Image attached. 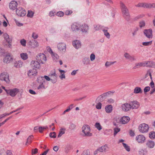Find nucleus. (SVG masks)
<instances>
[{"label":"nucleus","instance_id":"obj_11","mask_svg":"<svg viewBox=\"0 0 155 155\" xmlns=\"http://www.w3.org/2000/svg\"><path fill=\"white\" fill-rule=\"evenodd\" d=\"M124 57L127 60L131 61H136V59L134 56L131 55L129 53L127 52H125L124 54Z\"/></svg>","mask_w":155,"mask_h":155},{"label":"nucleus","instance_id":"obj_58","mask_svg":"<svg viewBox=\"0 0 155 155\" xmlns=\"http://www.w3.org/2000/svg\"><path fill=\"white\" fill-rule=\"evenodd\" d=\"M145 3H139L135 6L137 7H142L144 8Z\"/></svg>","mask_w":155,"mask_h":155},{"label":"nucleus","instance_id":"obj_35","mask_svg":"<svg viewBox=\"0 0 155 155\" xmlns=\"http://www.w3.org/2000/svg\"><path fill=\"white\" fill-rule=\"evenodd\" d=\"M82 62L84 64L87 65L90 64V60L89 58H84L83 61Z\"/></svg>","mask_w":155,"mask_h":155},{"label":"nucleus","instance_id":"obj_39","mask_svg":"<svg viewBox=\"0 0 155 155\" xmlns=\"http://www.w3.org/2000/svg\"><path fill=\"white\" fill-rule=\"evenodd\" d=\"M122 144L124 147L127 151L128 152H129L130 151V146L124 143H122Z\"/></svg>","mask_w":155,"mask_h":155},{"label":"nucleus","instance_id":"obj_22","mask_svg":"<svg viewBox=\"0 0 155 155\" xmlns=\"http://www.w3.org/2000/svg\"><path fill=\"white\" fill-rule=\"evenodd\" d=\"M71 28L74 31H78L79 30V25L76 23H74L71 25Z\"/></svg>","mask_w":155,"mask_h":155},{"label":"nucleus","instance_id":"obj_60","mask_svg":"<svg viewBox=\"0 0 155 155\" xmlns=\"http://www.w3.org/2000/svg\"><path fill=\"white\" fill-rule=\"evenodd\" d=\"M150 87L149 86H147L145 87L143 89V91L145 93L149 91L150 90Z\"/></svg>","mask_w":155,"mask_h":155},{"label":"nucleus","instance_id":"obj_21","mask_svg":"<svg viewBox=\"0 0 155 155\" xmlns=\"http://www.w3.org/2000/svg\"><path fill=\"white\" fill-rule=\"evenodd\" d=\"M41 78L42 80V81H45V79L48 81H51V82L53 83H55L56 82L55 80H53L51 78H50L47 75H45L44 76L41 77Z\"/></svg>","mask_w":155,"mask_h":155},{"label":"nucleus","instance_id":"obj_54","mask_svg":"<svg viewBox=\"0 0 155 155\" xmlns=\"http://www.w3.org/2000/svg\"><path fill=\"white\" fill-rule=\"evenodd\" d=\"M102 104L100 102L97 103L96 105V107L97 109H100L101 108Z\"/></svg>","mask_w":155,"mask_h":155},{"label":"nucleus","instance_id":"obj_10","mask_svg":"<svg viewBox=\"0 0 155 155\" xmlns=\"http://www.w3.org/2000/svg\"><path fill=\"white\" fill-rule=\"evenodd\" d=\"M146 138L143 135H139L136 137V140L139 143H142L144 142Z\"/></svg>","mask_w":155,"mask_h":155},{"label":"nucleus","instance_id":"obj_5","mask_svg":"<svg viewBox=\"0 0 155 155\" xmlns=\"http://www.w3.org/2000/svg\"><path fill=\"white\" fill-rule=\"evenodd\" d=\"M5 91L7 94L12 97H14L19 92V90L17 88H15L12 89H5Z\"/></svg>","mask_w":155,"mask_h":155},{"label":"nucleus","instance_id":"obj_36","mask_svg":"<svg viewBox=\"0 0 155 155\" xmlns=\"http://www.w3.org/2000/svg\"><path fill=\"white\" fill-rule=\"evenodd\" d=\"M149 137L151 139H155V132L152 131L149 133Z\"/></svg>","mask_w":155,"mask_h":155},{"label":"nucleus","instance_id":"obj_57","mask_svg":"<svg viewBox=\"0 0 155 155\" xmlns=\"http://www.w3.org/2000/svg\"><path fill=\"white\" fill-rule=\"evenodd\" d=\"M53 58L54 60H57L59 58L58 55L55 53L53 52V54H52Z\"/></svg>","mask_w":155,"mask_h":155},{"label":"nucleus","instance_id":"obj_34","mask_svg":"<svg viewBox=\"0 0 155 155\" xmlns=\"http://www.w3.org/2000/svg\"><path fill=\"white\" fill-rule=\"evenodd\" d=\"M66 129L65 128H61L60 129L59 134L58 135V137H60L61 136L65 133Z\"/></svg>","mask_w":155,"mask_h":155},{"label":"nucleus","instance_id":"obj_2","mask_svg":"<svg viewBox=\"0 0 155 155\" xmlns=\"http://www.w3.org/2000/svg\"><path fill=\"white\" fill-rule=\"evenodd\" d=\"M82 132L85 137H91L92 134L90 132L91 129L89 125L87 124L84 125L82 127Z\"/></svg>","mask_w":155,"mask_h":155},{"label":"nucleus","instance_id":"obj_28","mask_svg":"<svg viewBox=\"0 0 155 155\" xmlns=\"http://www.w3.org/2000/svg\"><path fill=\"white\" fill-rule=\"evenodd\" d=\"M108 149L107 146L105 144L97 149V150H99L100 152H105Z\"/></svg>","mask_w":155,"mask_h":155},{"label":"nucleus","instance_id":"obj_44","mask_svg":"<svg viewBox=\"0 0 155 155\" xmlns=\"http://www.w3.org/2000/svg\"><path fill=\"white\" fill-rule=\"evenodd\" d=\"M45 81H43L42 82V83L39 85V86H38V89H42V88L45 89V87L44 85V83H45Z\"/></svg>","mask_w":155,"mask_h":155},{"label":"nucleus","instance_id":"obj_51","mask_svg":"<svg viewBox=\"0 0 155 155\" xmlns=\"http://www.w3.org/2000/svg\"><path fill=\"white\" fill-rule=\"evenodd\" d=\"M152 43V41H150L147 42H143L142 43V45L144 46H148L150 45Z\"/></svg>","mask_w":155,"mask_h":155},{"label":"nucleus","instance_id":"obj_45","mask_svg":"<svg viewBox=\"0 0 155 155\" xmlns=\"http://www.w3.org/2000/svg\"><path fill=\"white\" fill-rule=\"evenodd\" d=\"M34 12L31 11H28L27 15V16L28 17L32 18L34 15Z\"/></svg>","mask_w":155,"mask_h":155},{"label":"nucleus","instance_id":"obj_52","mask_svg":"<svg viewBox=\"0 0 155 155\" xmlns=\"http://www.w3.org/2000/svg\"><path fill=\"white\" fill-rule=\"evenodd\" d=\"M139 153L140 155H145L146 152L143 149H141L139 151Z\"/></svg>","mask_w":155,"mask_h":155},{"label":"nucleus","instance_id":"obj_4","mask_svg":"<svg viewBox=\"0 0 155 155\" xmlns=\"http://www.w3.org/2000/svg\"><path fill=\"white\" fill-rule=\"evenodd\" d=\"M149 127L146 124L143 123L140 124L139 127V131L142 133H145L148 132Z\"/></svg>","mask_w":155,"mask_h":155},{"label":"nucleus","instance_id":"obj_40","mask_svg":"<svg viewBox=\"0 0 155 155\" xmlns=\"http://www.w3.org/2000/svg\"><path fill=\"white\" fill-rule=\"evenodd\" d=\"M148 76H149L150 77V78L151 80L152 79V78L151 75V70L150 69L147 71V73L145 75V78H147Z\"/></svg>","mask_w":155,"mask_h":155},{"label":"nucleus","instance_id":"obj_42","mask_svg":"<svg viewBox=\"0 0 155 155\" xmlns=\"http://www.w3.org/2000/svg\"><path fill=\"white\" fill-rule=\"evenodd\" d=\"M116 61L112 62V61H107L105 64V66L106 67H107L110 66L111 65L114 64Z\"/></svg>","mask_w":155,"mask_h":155},{"label":"nucleus","instance_id":"obj_55","mask_svg":"<svg viewBox=\"0 0 155 155\" xmlns=\"http://www.w3.org/2000/svg\"><path fill=\"white\" fill-rule=\"evenodd\" d=\"M20 42L21 45L23 46H26V41L24 39H21Z\"/></svg>","mask_w":155,"mask_h":155},{"label":"nucleus","instance_id":"obj_30","mask_svg":"<svg viewBox=\"0 0 155 155\" xmlns=\"http://www.w3.org/2000/svg\"><path fill=\"white\" fill-rule=\"evenodd\" d=\"M108 29V27H106L105 29H103V31L104 32V35L106 37L109 39L110 37V35L109 33L107 32V30Z\"/></svg>","mask_w":155,"mask_h":155},{"label":"nucleus","instance_id":"obj_3","mask_svg":"<svg viewBox=\"0 0 155 155\" xmlns=\"http://www.w3.org/2000/svg\"><path fill=\"white\" fill-rule=\"evenodd\" d=\"M0 80L4 81L7 83H9L10 80L9 78V74L7 72H3L0 74Z\"/></svg>","mask_w":155,"mask_h":155},{"label":"nucleus","instance_id":"obj_33","mask_svg":"<svg viewBox=\"0 0 155 155\" xmlns=\"http://www.w3.org/2000/svg\"><path fill=\"white\" fill-rule=\"evenodd\" d=\"M134 92L135 94L141 93L142 92V91L140 87H137L134 88Z\"/></svg>","mask_w":155,"mask_h":155},{"label":"nucleus","instance_id":"obj_53","mask_svg":"<svg viewBox=\"0 0 155 155\" xmlns=\"http://www.w3.org/2000/svg\"><path fill=\"white\" fill-rule=\"evenodd\" d=\"M56 15L58 16L62 17L64 16V13L62 12L59 11L57 13Z\"/></svg>","mask_w":155,"mask_h":155},{"label":"nucleus","instance_id":"obj_59","mask_svg":"<svg viewBox=\"0 0 155 155\" xmlns=\"http://www.w3.org/2000/svg\"><path fill=\"white\" fill-rule=\"evenodd\" d=\"M90 58L91 60V61H93L95 59V55L93 53L91 54L90 55Z\"/></svg>","mask_w":155,"mask_h":155},{"label":"nucleus","instance_id":"obj_16","mask_svg":"<svg viewBox=\"0 0 155 155\" xmlns=\"http://www.w3.org/2000/svg\"><path fill=\"white\" fill-rule=\"evenodd\" d=\"M28 44L32 48H34L37 47L39 46V44L37 41L33 40L29 41Z\"/></svg>","mask_w":155,"mask_h":155},{"label":"nucleus","instance_id":"obj_63","mask_svg":"<svg viewBox=\"0 0 155 155\" xmlns=\"http://www.w3.org/2000/svg\"><path fill=\"white\" fill-rule=\"evenodd\" d=\"M72 13V11L71 10L66 11L65 12V15H71Z\"/></svg>","mask_w":155,"mask_h":155},{"label":"nucleus","instance_id":"obj_61","mask_svg":"<svg viewBox=\"0 0 155 155\" xmlns=\"http://www.w3.org/2000/svg\"><path fill=\"white\" fill-rule=\"evenodd\" d=\"M32 37L34 39H37L38 37V35L34 32H33L32 35Z\"/></svg>","mask_w":155,"mask_h":155},{"label":"nucleus","instance_id":"obj_49","mask_svg":"<svg viewBox=\"0 0 155 155\" xmlns=\"http://www.w3.org/2000/svg\"><path fill=\"white\" fill-rule=\"evenodd\" d=\"M120 130V129L118 127L115 128L114 129V135H116L118 132H119Z\"/></svg>","mask_w":155,"mask_h":155},{"label":"nucleus","instance_id":"obj_38","mask_svg":"<svg viewBox=\"0 0 155 155\" xmlns=\"http://www.w3.org/2000/svg\"><path fill=\"white\" fill-rule=\"evenodd\" d=\"M48 128V127L47 126L44 127H39V131L40 133H42L44 130Z\"/></svg>","mask_w":155,"mask_h":155},{"label":"nucleus","instance_id":"obj_7","mask_svg":"<svg viewBox=\"0 0 155 155\" xmlns=\"http://www.w3.org/2000/svg\"><path fill=\"white\" fill-rule=\"evenodd\" d=\"M16 12L17 15L20 17L25 16L26 13L25 10L21 7H19L17 8Z\"/></svg>","mask_w":155,"mask_h":155},{"label":"nucleus","instance_id":"obj_14","mask_svg":"<svg viewBox=\"0 0 155 155\" xmlns=\"http://www.w3.org/2000/svg\"><path fill=\"white\" fill-rule=\"evenodd\" d=\"M131 107V109H136L140 106L139 103L136 101H132L130 102Z\"/></svg>","mask_w":155,"mask_h":155},{"label":"nucleus","instance_id":"obj_17","mask_svg":"<svg viewBox=\"0 0 155 155\" xmlns=\"http://www.w3.org/2000/svg\"><path fill=\"white\" fill-rule=\"evenodd\" d=\"M72 45L76 49H78L81 46V44L80 41L75 40L72 42Z\"/></svg>","mask_w":155,"mask_h":155},{"label":"nucleus","instance_id":"obj_41","mask_svg":"<svg viewBox=\"0 0 155 155\" xmlns=\"http://www.w3.org/2000/svg\"><path fill=\"white\" fill-rule=\"evenodd\" d=\"M50 77L52 78L53 80H55L56 82L57 81V76L55 72H54L51 74V75H50Z\"/></svg>","mask_w":155,"mask_h":155},{"label":"nucleus","instance_id":"obj_18","mask_svg":"<svg viewBox=\"0 0 155 155\" xmlns=\"http://www.w3.org/2000/svg\"><path fill=\"white\" fill-rule=\"evenodd\" d=\"M31 65L33 68H38L40 67V63L36 61H32L31 62Z\"/></svg>","mask_w":155,"mask_h":155},{"label":"nucleus","instance_id":"obj_27","mask_svg":"<svg viewBox=\"0 0 155 155\" xmlns=\"http://www.w3.org/2000/svg\"><path fill=\"white\" fill-rule=\"evenodd\" d=\"M106 112L107 113L112 112L113 110V107L111 105H108L105 106V108Z\"/></svg>","mask_w":155,"mask_h":155},{"label":"nucleus","instance_id":"obj_50","mask_svg":"<svg viewBox=\"0 0 155 155\" xmlns=\"http://www.w3.org/2000/svg\"><path fill=\"white\" fill-rule=\"evenodd\" d=\"M138 30V28L136 27L135 28L132 33V36H134L135 35H136L137 33V32Z\"/></svg>","mask_w":155,"mask_h":155},{"label":"nucleus","instance_id":"obj_13","mask_svg":"<svg viewBox=\"0 0 155 155\" xmlns=\"http://www.w3.org/2000/svg\"><path fill=\"white\" fill-rule=\"evenodd\" d=\"M17 5L18 3L16 1H12L9 3V8L12 10H15L16 9H17Z\"/></svg>","mask_w":155,"mask_h":155},{"label":"nucleus","instance_id":"obj_26","mask_svg":"<svg viewBox=\"0 0 155 155\" xmlns=\"http://www.w3.org/2000/svg\"><path fill=\"white\" fill-rule=\"evenodd\" d=\"M37 72L36 69L33 68L32 70H30L28 73V75L29 76H35Z\"/></svg>","mask_w":155,"mask_h":155},{"label":"nucleus","instance_id":"obj_25","mask_svg":"<svg viewBox=\"0 0 155 155\" xmlns=\"http://www.w3.org/2000/svg\"><path fill=\"white\" fill-rule=\"evenodd\" d=\"M81 29L83 32L86 33L89 30V27L87 25L84 24L81 25Z\"/></svg>","mask_w":155,"mask_h":155},{"label":"nucleus","instance_id":"obj_31","mask_svg":"<svg viewBox=\"0 0 155 155\" xmlns=\"http://www.w3.org/2000/svg\"><path fill=\"white\" fill-rule=\"evenodd\" d=\"M107 96V93H105L98 97L97 98V100L98 101H102L103 100V98Z\"/></svg>","mask_w":155,"mask_h":155},{"label":"nucleus","instance_id":"obj_24","mask_svg":"<svg viewBox=\"0 0 155 155\" xmlns=\"http://www.w3.org/2000/svg\"><path fill=\"white\" fill-rule=\"evenodd\" d=\"M146 67L150 68H155V62L152 61H145Z\"/></svg>","mask_w":155,"mask_h":155},{"label":"nucleus","instance_id":"obj_29","mask_svg":"<svg viewBox=\"0 0 155 155\" xmlns=\"http://www.w3.org/2000/svg\"><path fill=\"white\" fill-rule=\"evenodd\" d=\"M3 36L5 39L9 44L8 45L10 46L11 43L12 42V40L9 38V36L6 33Z\"/></svg>","mask_w":155,"mask_h":155},{"label":"nucleus","instance_id":"obj_20","mask_svg":"<svg viewBox=\"0 0 155 155\" xmlns=\"http://www.w3.org/2000/svg\"><path fill=\"white\" fill-rule=\"evenodd\" d=\"M12 57L9 54L7 55L3 59V61L5 63H8L12 60Z\"/></svg>","mask_w":155,"mask_h":155},{"label":"nucleus","instance_id":"obj_48","mask_svg":"<svg viewBox=\"0 0 155 155\" xmlns=\"http://www.w3.org/2000/svg\"><path fill=\"white\" fill-rule=\"evenodd\" d=\"M56 133L55 132H51L49 134V136L50 137L55 138L56 137Z\"/></svg>","mask_w":155,"mask_h":155},{"label":"nucleus","instance_id":"obj_32","mask_svg":"<svg viewBox=\"0 0 155 155\" xmlns=\"http://www.w3.org/2000/svg\"><path fill=\"white\" fill-rule=\"evenodd\" d=\"M23 63L20 61H17L15 63L14 66L17 68L21 67L22 66Z\"/></svg>","mask_w":155,"mask_h":155},{"label":"nucleus","instance_id":"obj_64","mask_svg":"<svg viewBox=\"0 0 155 155\" xmlns=\"http://www.w3.org/2000/svg\"><path fill=\"white\" fill-rule=\"evenodd\" d=\"M81 155H90V152L89 151L87 150L84 152Z\"/></svg>","mask_w":155,"mask_h":155},{"label":"nucleus","instance_id":"obj_6","mask_svg":"<svg viewBox=\"0 0 155 155\" xmlns=\"http://www.w3.org/2000/svg\"><path fill=\"white\" fill-rule=\"evenodd\" d=\"M36 59L39 63L44 64L46 61L45 55L43 53H39L37 56Z\"/></svg>","mask_w":155,"mask_h":155},{"label":"nucleus","instance_id":"obj_43","mask_svg":"<svg viewBox=\"0 0 155 155\" xmlns=\"http://www.w3.org/2000/svg\"><path fill=\"white\" fill-rule=\"evenodd\" d=\"M95 127L99 130H100L102 129V127L99 123H96L95 125Z\"/></svg>","mask_w":155,"mask_h":155},{"label":"nucleus","instance_id":"obj_46","mask_svg":"<svg viewBox=\"0 0 155 155\" xmlns=\"http://www.w3.org/2000/svg\"><path fill=\"white\" fill-rule=\"evenodd\" d=\"M33 137V136L32 135H31L28 137V138L27 139V142L26 143V145L27 144V143H31V139Z\"/></svg>","mask_w":155,"mask_h":155},{"label":"nucleus","instance_id":"obj_15","mask_svg":"<svg viewBox=\"0 0 155 155\" xmlns=\"http://www.w3.org/2000/svg\"><path fill=\"white\" fill-rule=\"evenodd\" d=\"M146 146L149 148H153L155 145V143L154 141L151 140H147L146 143Z\"/></svg>","mask_w":155,"mask_h":155},{"label":"nucleus","instance_id":"obj_8","mask_svg":"<svg viewBox=\"0 0 155 155\" xmlns=\"http://www.w3.org/2000/svg\"><path fill=\"white\" fill-rule=\"evenodd\" d=\"M122 110L124 112L130 111L131 109L130 103H125L122 104L121 107Z\"/></svg>","mask_w":155,"mask_h":155},{"label":"nucleus","instance_id":"obj_12","mask_svg":"<svg viewBox=\"0 0 155 155\" xmlns=\"http://www.w3.org/2000/svg\"><path fill=\"white\" fill-rule=\"evenodd\" d=\"M144 35L148 38H150L152 37V31L151 29H145L143 31Z\"/></svg>","mask_w":155,"mask_h":155},{"label":"nucleus","instance_id":"obj_19","mask_svg":"<svg viewBox=\"0 0 155 155\" xmlns=\"http://www.w3.org/2000/svg\"><path fill=\"white\" fill-rule=\"evenodd\" d=\"M142 67H146L145 61L136 63L135 64V66L133 68L134 69H136Z\"/></svg>","mask_w":155,"mask_h":155},{"label":"nucleus","instance_id":"obj_1","mask_svg":"<svg viewBox=\"0 0 155 155\" xmlns=\"http://www.w3.org/2000/svg\"><path fill=\"white\" fill-rule=\"evenodd\" d=\"M120 6L123 17L127 21H129L130 20V16L128 8L121 2H120Z\"/></svg>","mask_w":155,"mask_h":155},{"label":"nucleus","instance_id":"obj_56","mask_svg":"<svg viewBox=\"0 0 155 155\" xmlns=\"http://www.w3.org/2000/svg\"><path fill=\"white\" fill-rule=\"evenodd\" d=\"M38 152V149L37 148H35L34 149H32L31 150V154L32 155L35 154Z\"/></svg>","mask_w":155,"mask_h":155},{"label":"nucleus","instance_id":"obj_23","mask_svg":"<svg viewBox=\"0 0 155 155\" xmlns=\"http://www.w3.org/2000/svg\"><path fill=\"white\" fill-rule=\"evenodd\" d=\"M130 118L127 116H124L120 120V121L122 124H125L127 123L130 120Z\"/></svg>","mask_w":155,"mask_h":155},{"label":"nucleus","instance_id":"obj_37","mask_svg":"<svg viewBox=\"0 0 155 155\" xmlns=\"http://www.w3.org/2000/svg\"><path fill=\"white\" fill-rule=\"evenodd\" d=\"M20 56L23 60H26L28 58V56L26 53H22L20 54Z\"/></svg>","mask_w":155,"mask_h":155},{"label":"nucleus","instance_id":"obj_47","mask_svg":"<svg viewBox=\"0 0 155 155\" xmlns=\"http://www.w3.org/2000/svg\"><path fill=\"white\" fill-rule=\"evenodd\" d=\"M145 23L144 21H142L139 22V26L140 28H142L145 26Z\"/></svg>","mask_w":155,"mask_h":155},{"label":"nucleus","instance_id":"obj_62","mask_svg":"<svg viewBox=\"0 0 155 155\" xmlns=\"http://www.w3.org/2000/svg\"><path fill=\"white\" fill-rule=\"evenodd\" d=\"M75 127V125L73 123L71 124L69 127V128L72 130L74 129Z\"/></svg>","mask_w":155,"mask_h":155},{"label":"nucleus","instance_id":"obj_9","mask_svg":"<svg viewBox=\"0 0 155 155\" xmlns=\"http://www.w3.org/2000/svg\"><path fill=\"white\" fill-rule=\"evenodd\" d=\"M58 50L61 52H64L66 50V45L63 43H60L57 45Z\"/></svg>","mask_w":155,"mask_h":155}]
</instances>
